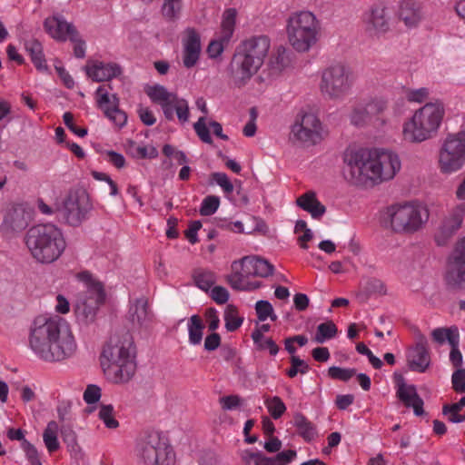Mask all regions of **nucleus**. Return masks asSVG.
<instances>
[{"mask_svg": "<svg viewBox=\"0 0 465 465\" xmlns=\"http://www.w3.org/2000/svg\"><path fill=\"white\" fill-rule=\"evenodd\" d=\"M341 158L346 179L359 186H375L391 181L401 168L399 155L382 148L349 146Z\"/></svg>", "mask_w": 465, "mask_h": 465, "instance_id": "1", "label": "nucleus"}, {"mask_svg": "<svg viewBox=\"0 0 465 465\" xmlns=\"http://www.w3.org/2000/svg\"><path fill=\"white\" fill-rule=\"evenodd\" d=\"M28 347L45 362H61L73 358L78 343L69 322L59 317L38 316L28 330Z\"/></svg>", "mask_w": 465, "mask_h": 465, "instance_id": "2", "label": "nucleus"}, {"mask_svg": "<svg viewBox=\"0 0 465 465\" xmlns=\"http://www.w3.org/2000/svg\"><path fill=\"white\" fill-rule=\"evenodd\" d=\"M100 361L104 375L111 382H129L137 368L136 347L133 336L124 332L112 337L103 349Z\"/></svg>", "mask_w": 465, "mask_h": 465, "instance_id": "3", "label": "nucleus"}, {"mask_svg": "<svg viewBox=\"0 0 465 465\" xmlns=\"http://www.w3.org/2000/svg\"><path fill=\"white\" fill-rule=\"evenodd\" d=\"M24 242L32 259L43 265L59 260L66 249L62 230L52 223L31 227L25 235Z\"/></svg>", "mask_w": 465, "mask_h": 465, "instance_id": "4", "label": "nucleus"}, {"mask_svg": "<svg viewBox=\"0 0 465 465\" xmlns=\"http://www.w3.org/2000/svg\"><path fill=\"white\" fill-rule=\"evenodd\" d=\"M271 47L266 35L252 36L242 41L233 55L231 70L234 84L245 85L261 69Z\"/></svg>", "mask_w": 465, "mask_h": 465, "instance_id": "5", "label": "nucleus"}, {"mask_svg": "<svg viewBox=\"0 0 465 465\" xmlns=\"http://www.w3.org/2000/svg\"><path fill=\"white\" fill-rule=\"evenodd\" d=\"M430 218L428 207L419 201L392 203L381 213L383 225L399 234H413L421 231Z\"/></svg>", "mask_w": 465, "mask_h": 465, "instance_id": "6", "label": "nucleus"}, {"mask_svg": "<svg viewBox=\"0 0 465 465\" xmlns=\"http://www.w3.org/2000/svg\"><path fill=\"white\" fill-rule=\"evenodd\" d=\"M285 34L290 46L299 54H305L321 39V22L309 10L294 11L286 19Z\"/></svg>", "mask_w": 465, "mask_h": 465, "instance_id": "7", "label": "nucleus"}, {"mask_svg": "<svg viewBox=\"0 0 465 465\" xmlns=\"http://www.w3.org/2000/svg\"><path fill=\"white\" fill-rule=\"evenodd\" d=\"M444 114L441 102L427 103L403 123V139L409 143H421L430 139L438 132Z\"/></svg>", "mask_w": 465, "mask_h": 465, "instance_id": "8", "label": "nucleus"}, {"mask_svg": "<svg viewBox=\"0 0 465 465\" xmlns=\"http://www.w3.org/2000/svg\"><path fill=\"white\" fill-rule=\"evenodd\" d=\"M232 272L227 276V282L232 289L251 292L262 286L260 282H252L250 277L266 278L272 275L274 267L267 260L258 256H244L232 262Z\"/></svg>", "mask_w": 465, "mask_h": 465, "instance_id": "9", "label": "nucleus"}, {"mask_svg": "<svg viewBox=\"0 0 465 465\" xmlns=\"http://www.w3.org/2000/svg\"><path fill=\"white\" fill-rule=\"evenodd\" d=\"M135 454L145 465H174L175 454L168 440L159 431L142 434L135 443Z\"/></svg>", "mask_w": 465, "mask_h": 465, "instance_id": "10", "label": "nucleus"}, {"mask_svg": "<svg viewBox=\"0 0 465 465\" xmlns=\"http://www.w3.org/2000/svg\"><path fill=\"white\" fill-rule=\"evenodd\" d=\"M353 84L354 78L351 69L338 63L322 71L319 89L325 99L341 102L351 93Z\"/></svg>", "mask_w": 465, "mask_h": 465, "instance_id": "11", "label": "nucleus"}, {"mask_svg": "<svg viewBox=\"0 0 465 465\" xmlns=\"http://www.w3.org/2000/svg\"><path fill=\"white\" fill-rule=\"evenodd\" d=\"M77 279L83 282L84 291L77 297L75 314L85 322H93L105 301L104 285L88 272L78 273Z\"/></svg>", "mask_w": 465, "mask_h": 465, "instance_id": "12", "label": "nucleus"}, {"mask_svg": "<svg viewBox=\"0 0 465 465\" xmlns=\"http://www.w3.org/2000/svg\"><path fill=\"white\" fill-rule=\"evenodd\" d=\"M439 169L443 174H451L465 165V133L449 134L443 141L438 160Z\"/></svg>", "mask_w": 465, "mask_h": 465, "instance_id": "13", "label": "nucleus"}, {"mask_svg": "<svg viewBox=\"0 0 465 465\" xmlns=\"http://www.w3.org/2000/svg\"><path fill=\"white\" fill-rule=\"evenodd\" d=\"M146 94L153 103L161 106L167 120H173L174 114H176L181 124L189 120V104L185 99L169 92L164 86L159 84L149 86L146 89Z\"/></svg>", "mask_w": 465, "mask_h": 465, "instance_id": "14", "label": "nucleus"}, {"mask_svg": "<svg viewBox=\"0 0 465 465\" xmlns=\"http://www.w3.org/2000/svg\"><path fill=\"white\" fill-rule=\"evenodd\" d=\"M325 136L324 127L319 117L312 113H304L292 125L290 140L304 145H315Z\"/></svg>", "mask_w": 465, "mask_h": 465, "instance_id": "15", "label": "nucleus"}, {"mask_svg": "<svg viewBox=\"0 0 465 465\" xmlns=\"http://www.w3.org/2000/svg\"><path fill=\"white\" fill-rule=\"evenodd\" d=\"M93 205L88 193L83 189L71 190L59 209L66 223L80 225L86 218Z\"/></svg>", "mask_w": 465, "mask_h": 465, "instance_id": "16", "label": "nucleus"}, {"mask_svg": "<svg viewBox=\"0 0 465 465\" xmlns=\"http://www.w3.org/2000/svg\"><path fill=\"white\" fill-rule=\"evenodd\" d=\"M365 33L373 38H381L391 31V12L386 2L371 4L361 15Z\"/></svg>", "mask_w": 465, "mask_h": 465, "instance_id": "17", "label": "nucleus"}, {"mask_svg": "<svg viewBox=\"0 0 465 465\" xmlns=\"http://www.w3.org/2000/svg\"><path fill=\"white\" fill-rule=\"evenodd\" d=\"M111 89L110 84H103L96 89V106L113 124L123 128L127 123V114L120 108V99L116 94H111Z\"/></svg>", "mask_w": 465, "mask_h": 465, "instance_id": "18", "label": "nucleus"}, {"mask_svg": "<svg viewBox=\"0 0 465 465\" xmlns=\"http://www.w3.org/2000/svg\"><path fill=\"white\" fill-rule=\"evenodd\" d=\"M445 280L454 287L465 286V236L456 242L448 257Z\"/></svg>", "mask_w": 465, "mask_h": 465, "instance_id": "19", "label": "nucleus"}, {"mask_svg": "<svg viewBox=\"0 0 465 465\" xmlns=\"http://www.w3.org/2000/svg\"><path fill=\"white\" fill-rule=\"evenodd\" d=\"M465 217V203H459L451 208L443 218L435 232V242L438 245H445L460 229Z\"/></svg>", "mask_w": 465, "mask_h": 465, "instance_id": "20", "label": "nucleus"}, {"mask_svg": "<svg viewBox=\"0 0 465 465\" xmlns=\"http://www.w3.org/2000/svg\"><path fill=\"white\" fill-rule=\"evenodd\" d=\"M181 41L183 65L192 68L198 63L202 52L200 33L193 27H186L182 32Z\"/></svg>", "mask_w": 465, "mask_h": 465, "instance_id": "21", "label": "nucleus"}, {"mask_svg": "<svg viewBox=\"0 0 465 465\" xmlns=\"http://www.w3.org/2000/svg\"><path fill=\"white\" fill-rule=\"evenodd\" d=\"M45 32L55 41L65 42L76 40V30L63 15L55 14L44 21Z\"/></svg>", "mask_w": 465, "mask_h": 465, "instance_id": "22", "label": "nucleus"}, {"mask_svg": "<svg viewBox=\"0 0 465 465\" xmlns=\"http://www.w3.org/2000/svg\"><path fill=\"white\" fill-rule=\"evenodd\" d=\"M398 17L408 29L417 28L425 18L422 3L419 0H401Z\"/></svg>", "mask_w": 465, "mask_h": 465, "instance_id": "23", "label": "nucleus"}, {"mask_svg": "<svg viewBox=\"0 0 465 465\" xmlns=\"http://www.w3.org/2000/svg\"><path fill=\"white\" fill-rule=\"evenodd\" d=\"M407 362L411 371L424 372L430 364V357L427 348V340L420 335L416 344L407 351Z\"/></svg>", "mask_w": 465, "mask_h": 465, "instance_id": "24", "label": "nucleus"}, {"mask_svg": "<svg viewBox=\"0 0 465 465\" xmlns=\"http://www.w3.org/2000/svg\"><path fill=\"white\" fill-rule=\"evenodd\" d=\"M88 77L94 82L110 81L121 74V67L114 63L92 62L88 63L85 67Z\"/></svg>", "mask_w": 465, "mask_h": 465, "instance_id": "25", "label": "nucleus"}, {"mask_svg": "<svg viewBox=\"0 0 465 465\" xmlns=\"http://www.w3.org/2000/svg\"><path fill=\"white\" fill-rule=\"evenodd\" d=\"M29 215L21 206L9 209L4 218L2 230L6 233L23 231L28 225Z\"/></svg>", "mask_w": 465, "mask_h": 465, "instance_id": "26", "label": "nucleus"}, {"mask_svg": "<svg viewBox=\"0 0 465 465\" xmlns=\"http://www.w3.org/2000/svg\"><path fill=\"white\" fill-rule=\"evenodd\" d=\"M396 393L407 408L413 409L415 415L420 416L423 414V401L418 395L415 386L401 381L398 383Z\"/></svg>", "mask_w": 465, "mask_h": 465, "instance_id": "27", "label": "nucleus"}, {"mask_svg": "<svg viewBox=\"0 0 465 465\" xmlns=\"http://www.w3.org/2000/svg\"><path fill=\"white\" fill-rule=\"evenodd\" d=\"M296 204L303 211L309 213L313 219H321L326 213L325 206L317 199L313 191H308L299 196Z\"/></svg>", "mask_w": 465, "mask_h": 465, "instance_id": "28", "label": "nucleus"}, {"mask_svg": "<svg viewBox=\"0 0 465 465\" xmlns=\"http://www.w3.org/2000/svg\"><path fill=\"white\" fill-rule=\"evenodd\" d=\"M130 319L133 323L143 326L153 319V314L148 309V302L144 298L136 299L130 305Z\"/></svg>", "mask_w": 465, "mask_h": 465, "instance_id": "29", "label": "nucleus"}, {"mask_svg": "<svg viewBox=\"0 0 465 465\" xmlns=\"http://www.w3.org/2000/svg\"><path fill=\"white\" fill-rule=\"evenodd\" d=\"M127 153L135 159H154L158 156V150L153 144L139 143L128 141L125 144Z\"/></svg>", "mask_w": 465, "mask_h": 465, "instance_id": "30", "label": "nucleus"}, {"mask_svg": "<svg viewBox=\"0 0 465 465\" xmlns=\"http://www.w3.org/2000/svg\"><path fill=\"white\" fill-rule=\"evenodd\" d=\"M25 50L30 54L32 63L40 72H46L48 66L43 52L42 44L36 39H30L25 44Z\"/></svg>", "mask_w": 465, "mask_h": 465, "instance_id": "31", "label": "nucleus"}, {"mask_svg": "<svg viewBox=\"0 0 465 465\" xmlns=\"http://www.w3.org/2000/svg\"><path fill=\"white\" fill-rule=\"evenodd\" d=\"M293 425L299 435L306 441L312 440L317 435L315 426L302 413L293 416Z\"/></svg>", "mask_w": 465, "mask_h": 465, "instance_id": "32", "label": "nucleus"}, {"mask_svg": "<svg viewBox=\"0 0 465 465\" xmlns=\"http://www.w3.org/2000/svg\"><path fill=\"white\" fill-rule=\"evenodd\" d=\"M59 426L56 421L51 420L47 423L44 432L43 440L49 453L56 451L60 448L58 440Z\"/></svg>", "mask_w": 465, "mask_h": 465, "instance_id": "33", "label": "nucleus"}, {"mask_svg": "<svg viewBox=\"0 0 465 465\" xmlns=\"http://www.w3.org/2000/svg\"><path fill=\"white\" fill-rule=\"evenodd\" d=\"M204 325L201 318L194 314L187 322L188 341L191 345H199L203 341Z\"/></svg>", "mask_w": 465, "mask_h": 465, "instance_id": "34", "label": "nucleus"}, {"mask_svg": "<svg viewBox=\"0 0 465 465\" xmlns=\"http://www.w3.org/2000/svg\"><path fill=\"white\" fill-rule=\"evenodd\" d=\"M296 457L297 452L294 450H283L272 457H268L262 453L259 465H288L292 462Z\"/></svg>", "mask_w": 465, "mask_h": 465, "instance_id": "35", "label": "nucleus"}, {"mask_svg": "<svg viewBox=\"0 0 465 465\" xmlns=\"http://www.w3.org/2000/svg\"><path fill=\"white\" fill-rule=\"evenodd\" d=\"M237 12L234 8L225 10L223 15L221 31L219 35L223 41H230L234 32Z\"/></svg>", "mask_w": 465, "mask_h": 465, "instance_id": "36", "label": "nucleus"}, {"mask_svg": "<svg viewBox=\"0 0 465 465\" xmlns=\"http://www.w3.org/2000/svg\"><path fill=\"white\" fill-rule=\"evenodd\" d=\"M193 278L195 285L204 292H208L216 282L215 273L204 269L195 270Z\"/></svg>", "mask_w": 465, "mask_h": 465, "instance_id": "37", "label": "nucleus"}, {"mask_svg": "<svg viewBox=\"0 0 465 465\" xmlns=\"http://www.w3.org/2000/svg\"><path fill=\"white\" fill-rule=\"evenodd\" d=\"M338 333L336 325L331 321H327L317 326L314 335V341L317 343H324L325 341L333 339Z\"/></svg>", "mask_w": 465, "mask_h": 465, "instance_id": "38", "label": "nucleus"}, {"mask_svg": "<svg viewBox=\"0 0 465 465\" xmlns=\"http://www.w3.org/2000/svg\"><path fill=\"white\" fill-rule=\"evenodd\" d=\"M431 336L433 340L440 344L448 341L450 345H451L452 340H460L459 330L455 326L450 328H436L431 331Z\"/></svg>", "mask_w": 465, "mask_h": 465, "instance_id": "39", "label": "nucleus"}, {"mask_svg": "<svg viewBox=\"0 0 465 465\" xmlns=\"http://www.w3.org/2000/svg\"><path fill=\"white\" fill-rule=\"evenodd\" d=\"M183 0H164L162 5V15L168 21H175L180 17Z\"/></svg>", "mask_w": 465, "mask_h": 465, "instance_id": "40", "label": "nucleus"}, {"mask_svg": "<svg viewBox=\"0 0 465 465\" xmlns=\"http://www.w3.org/2000/svg\"><path fill=\"white\" fill-rule=\"evenodd\" d=\"M272 69L277 71H282L290 64V54L288 50L281 45L277 47L274 54L270 61Z\"/></svg>", "mask_w": 465, "mask_h": 465, "instance_id": "41", "label": "nucleus"}, {"mask_svg": "<svg viewBox=\"0 0 465 465\" xmlns=\"http://www.w3.org/2000/svg\"><path fill=\"white\" fill-rule=\"evenodd\" d=\"M388 102L382 96L371 98L364 105V110L370 118L383 113L387 108Z\"/></svg>", "mask_w": 465, "mask_h": 465, "instance_id": "42", "label": "nucleus"}, {"mask_svg": "<svg viewBox=\"0 0 465 465\" xmlns=\"http://www.w3.org/2000/svg\"><path fill=\"white\" fill-rule=\"evenodd\" d=\"M264 404L271 416L275 420L281 418L282 414L286 411V406L284 402L278 396H273L265 399Z\"/></svg>", "mask_w": 465, "mask_h": 465, "instance_id": "43", "label": "nucleus"}, {"mask_svg": "<svg viewBox=\"0 0 465 465\" xmlns=\"http://www.w3.org/2000/svg\"><path fill=\"white\" fill-rule=\"evenodd\" d=\"M225 328L228 331H234L241 327L243 319L239 316L232 306H228L224 312Z\"/></svg>", "mask_w": 465, "mask_h": 465, "instance_id": "44", "label": "nucleus"}, {"mask_svg": "<svg viewBox=\"0 0 465 465\" xmlns=\"http://www.w3.org/2000/svg\"><path fill=\"white\" fill-rule=\"evenodd\" d=\"M255 311L260 322H264L269 318L273 322L277 320L272 305L268 301H258L255 303Z\"/></svg>", "mask_w": 465, "mask_h": 465, "instance_id": "45", "label": "nucleus"}, {"mask_svg": "<svg viewBox=\"0 0 465 465\" xmlns=\"http://www.w3.org/2000/svg\"><path fill=\"white\" fill-rule=\"evenodd\" d=\"M98 417L108 429H116L119 426V422L114 418V407L110 404L100 406Z\"/></svg>", "mask_w": 465, "mask_h": 465, "instance_id": "46", "label": "nucleus"}, {"mask_svg": "<svg viewBox=\"0 0 465 465\" xmlns=\"http://www.w3.org/2000/svg\"><path fill=\"white\" fill-rule=\"evenodd\" d=\"M290 361L291 368L286 371L290 378H294L298 373L306 374L310 370L309 365L296 355H292Z\"/></svg>", "mask_w": 465, "mask_h": 465, "instance_id": "47", "label": "nucleus"}, {"mask_svg": "<svg viewBox=\"0 0 465 465\" xmlns=\"http://www.w3.org/2000/svg\"><path fill=\"white\" fill-rule=\"evenodd\" d=\"M220 206V198L215 195L206 196L200 207V213L203 216H210L213 214Z\"/></svg>", "mask_w": 465, "mask_h": 465, "instance_id": "48", "label": "nucleus"}, {"mask_svg": "<svg viewBox=\"0 0 465 465\" xmlns=\"http://www.w3.org/2000/svg\"><path fill=\"white\" fill-rule=\"evenodd\" d=\"M22 450L25 452L26 460L30 462L31 465H40L42 464L40 453L30 441L25 440L20 444Z\"/></svg>", "mask_w": 465, "mask_h": 465, "instance_id": "49", "label": "nucleus"}, {"mask_svg": "<svg viewBox=\"0 0 465 465\" xmlns=\"http://www.w3.org/2000/svg\"><path fill=\"white\" fill-rule=\"evenodd\" d=\"M193 129L198 135L199 139L208 144L213 143V138L210 134L205 116H202L193 124Z\"/></svg>", "mask_w": 465, "mask_h": 465, "instance_id": "50", "label": "nucleus"}, {"mask_svg": "<svg viewBox=\"0 0 465 465\" xmlns=\"http://www.w3.org/2000/svg\"><path fill=\"white\" fill-rule=\"evenodd\" d=\"M355 374L356 371L354 369L341 368L337 366H331L328 369V375L333 380L348 381Z\"/></svg>", "mask_w": 465, "mask_h": 465, "instance_id": "51", "label": "nucleus"}, {"mask_svg": "<svg viewBox=\"0 0 465 465\" xmlns=\"http://www.w3.org/2000/svg\"><path fill=\"white\" fill-rule=\"evenodd\" d=\"M211 177L213 182L219 185L226 195H229L233 192V184L225 173H213Z\"/></svg>", "mask_w": 465, "mask_h": 465, "instance_id": "52", "label": "nucleus"}, {"mask_svg": "<svg viewBox=\"0 0 465 465\" xmlns=\"http://www.w3.org/2000/svg\"><path fill=\"white\" fill-rule=\"evenodd\" d=\"M228 42L229 41H223L221 35H218L215 39L212 40L207 46V54L209 57L216 58L220 56Z\"/></svg>", "mask_w": 465, "mask_h": 465, "instance_id": "53", "label": "nucleus"}, {"mask_svg": "<svg viewBox=\"0 0 465 465\" xmlns=\"http://www.w3.org/2000/svg\"><path fill=\"white\" fill-rule=\"evenodd\" d=\"M219 402L223 411H233L242 405V400L238 395H228L221 397Z\"/></svg>", "mask_w": 465, "mask_h": 465, "instance_id": "54", "label": "nucleus"}, {"mask_svg": "<svg viewBox=\"0 0 465 465\" xmlns=\"http://www.w3.org/2000/svg\"><path fill=\"white\" fill-rule=\"evenodd\" d=\"M356 350L360 354L365 355L368 357L370 363L375 369H380L382 366V361L376 357L371 351L362 342H360L356 346Z\"/></svg>", "mask_w": 465, "mask_h": 465, "instance_id": "55", "label": "nucleus"}, {"mask_svg": "<svg viewBox=\"0 0 465 465\" xmlns=\"http://www.w3.org/2000/svg\"><path fill=\"white\" fill-rule=\"evenodd\" d=\"M101 398V389L99 386L90 384L84 392V401L87 404L96 403Z\"/></svg>", "mask_w": 465, "mask_h": 465, "instance_id": "56", "label": "nucleus"}, {"mask_svg": "<svg viewBox=\"0 0 465 465\" xmlns=\"http://www.w3.org/2000/svg\"><path fill=\"white\" fill-rule=\"evenodd\" d=\"M453 389L459 393L465 392V369L457 370L451 377Z\"/></svg>", "mask_w": 465, "mask_h": 465, "instance_id": "57", "label": "nucleus"}, {"mask_svg": "<svg viewBox=\"0 0 465 465\" xmlns=\"http://www.w3.org/2000/svg\"><path fill=\"white\" fill-rule=\"evenodd\" d=\"M429 94L430 91L428 88L420 87L408 91L407 99L410 102L422 103L429 97Z\"/></svg>", "mask_w": 465, "mask_h": 465, "instance_id": "58", "label": "nucleus"}, {"mask_svg": "<svg viewBox=\"0 0 465 465\" xmlns=\"http://www.w3.org/2000/svg\"><path fill=\"white\" fill-rule=\"evenodd\" d=\"M460 410H454L453 404L446 405L443 407V414L447 416L448 420L453 423H460L465 420V413H460Z\"/></svg>", "mask_w": 465, "mask_h": 465, "instance_id": "59", "label": "nucleus"}, {"mask_svg": "<svg viewBox=\"0 0 465 465\" xmlns=\"http://www.w3.org/2000/svg\"><path fill=\"white\" fill-rule=\"evenodd\" d=\"M64 124L72 131L74 134L79 137H84L87 134V130L85 128H78L76 124H74V117L71 113H64L63 115Z\"/></svg>", "mask_w": 465, "mask_h": 465, "instance_id": "60", "label": "nucleus"}, {"mask_svg": "<svg viewBox=\"0 0 465 465\" xmlns=\"http://www.w3.org/2000/svg\"><path fill=\"white\" fill-rule=\"evenodd\" d=\"M212 299L218 304H224L229 300L228 291L222 286H214L211 291Z\"/></svg>", "mask_w": 465, "mask_h": 465, "instance_id": "61", "label": "nucleus"}, {"mask_svg": "<svg viewBox=\"0 0 465 465\" xmlns=\"http://www.w3.org/2000/svg\"><path fill=\"white\" fill-rule=\"evenodd\" d=\"M205 318L209 331L214 332L220 325L218 312L213 308H209L205 312Z\"/></svg>", "mask_w": 465, "mask_h": 465, "instance_id": "62", "label": "nucleus"}, {"mask_svg": "<svg viewBox=\"0 0 465 465\" xmlns=\"http://www.w3.org/2000/svg\"><path fill=\"white\" fill-rule=\"evenodd\" d=\"M262 452L260 450H245L242 453V459L245 464L259 465Z\"/></svg>", "mask_w": 465, "mask_h": 465, "instance_id": "63", "label": "nucleus"}, {"mask_svg": "<svg viewBox=\"0 0 465 465\" xmlns=\"http://www.w3.org/2000/svg\"><path fill=\"white\" fill-rule=\"evenodd\" d=\"M105 159L114 165L116 168H123L125 165V159L123 154L114 151H106L104 153Z\"/></svg>", "mask_w": 465, "mask_h": 465, "instance_id": "64", "label": "nucleus"}]
</instances>
